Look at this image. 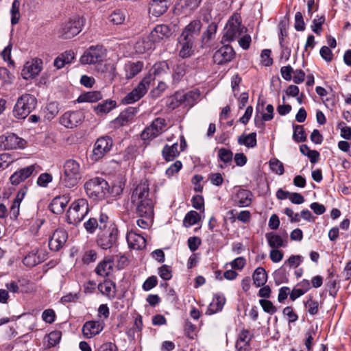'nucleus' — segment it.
Wrapping results in <instances>:
<instances>
[{"instance_id":"obj_40","label":"nucleus","mask_w":351,"mask_h":351,"mask_svg":"<svg viewBox=\"0 0 351 351\" xmlns=\"http://www.w3.org/2000/svg\"><path fill=\"white\" fill-rule=\"evenodd\" d=\"M20 6L21 2L19 0H14L10 9L11 14V24L12 25H16L20 20Z\"/></svg>"},{"instance_id":"obj_43","label":"nucleus","mask_w":351,"mask_h":351,"mask_svg":"<svg viewBox=\"0 0 351 351\" xmlns=\"http://www.w3.org/2000/svg\"><path fill=\"white\" fill-rule=\"evenodd\" d=\"M108 19L114 25H121L125 20V13L123 10H115L109 15Z\"/></svg>"},{"instance_id":"obj_23","label":"nucleus","mask_w":351,"mask_h":351,"mask_svg":"<svg viewBox=\"0 0 351 351\" xmlns=\"http://www.w3.org/2000/svg\"><path fill=\"white\" fill-rule=\"evenodd\" d=\"M143 66L141 61H130L125 63L123 67L124 77L128 80L132 79L142 71Z\"/></svg>"},{"instance_id":"obj_5","label":"nucleus","mask_w":351,"mask_h":351,"mask_svg":"<svg viewBox=\"0 0 351 351\" xmlns=\"http://www.w3.org/2000/svg\"><path fill=\"white\" fill-rule=\"evenodd\" d=\"M119 230L114 224H110L108 228L101 230L97 234V244L103 250H108L117 246Z\"/></svg>"},{"instance_id":"obj_3","label":"nucleus","mask_w":351,"mask_h":351,"mask_svg":"<svg viewBox=\"0 0 351 351\" xmlns=\"http://www.w3.org/2000/svg\"><path fill=\"white\" fill-rule=\"evenodd\" d=\"M84 189L87 195L94 200H101L110 193L108 183L104 178L99 177L86 181Z\"/></svg>"},{"instance_id":"obj_39","label":"nucleus","mask_w":351,"mask_h":351,"mask_svg":"<svg viewBox=\"0 0 351 351\" xmlns=\"http://www.w3.org/2000/svg\"><path fill=\"white\" fill-rule=\"evenodd\" d=\"M200 215L197 212L191 210L185 215L183 220V225L186 228L191 227L200 221Z\"/></svg>"},{"instance_id":"obj_11","label":"nucleus","mask_w":351,"mask_h":351,"mask_svg":"<svg viewBox=\"0 0 351 351\" xmlns=\"http://www.w3.org/2000/svg\"><path fill=\"white\" fill-rule=\"evenodd\" d=\"M84 119V114L80 110H71L64 112L60 117L59 122L66 128H74L80 125Z\"/></svg>"},{"instance_id":"obj_16","label":"nucleus","mask_w":351,"mask_h":351,"mask_svg":"<svg viewBox=\"0 0 351 351\" xmlns=\"http://www.w3.org/2000/svg\"><path fill=\"white\" fill-rule=\"evenodd\" d=\"M104 329V323L99 321H87L82 326V332L84 337L90 339L99 334Z\"/></svg>"},{"instance_id":"obj_59","label":"nucleus","mask_w":351,"mask_h":351,"mask_svg":"<svg viewBox=\"0 0 351 351\" xmlns=\"http://www.w3.org/2000/svg\"><path fill=\"white\" fill-rule=\"evenodd\" d=\"M304 258L300 255H291L285 263L289 264L291 267H298L303 261Z\"/></svg>"},{"instance_id":"obj_63","label":"nucleus","mask_w":351,"mask_h":351,"mask_svg":"<svg viewBox=\"0 0 351 351\" xmlns=\"http://www.w3.org/2000/svg\"><path fill=\"white\" fill-rule=\"evenodd\" d=\"M42 318L46 323L51 324L55 321L56 314L53 309L45 310L42 313Z\"/></svg>"},{"instance_id":"obj_10","label":"nucleus","mask_w":351,"mask_h":351,"mask_svg":"<svg viewBox=\"0 0 351 351\" xmlns=\"http://www.w3.org/2000/svg\"><path fill=\"white\" fill-rule=\"evenodd\" d=\"M152 80L151 76L145 77L138 86L122 99L124 104H130L138 101L147 91Z\"/></svg>"},{"instance_id":"obj_1","label":"nucleus","mask_w":351,"mask_h":351,"mask_svg":"<svg viewBox=\"0 0 351 351\" xmlns=\"http://www.w3.org/2000/svg\"><path fill=\"white\" fill-rule=\"evenodd\" d=\"M149 194L147 180L141 182L132 193L131 202L136 206V213L141 217L149 219L154 215V202Z\"/></svg>"},{"instance_id":"obj_61","label":"nucleus","mask_w":351,"mask_h":351,"mask_svg":"<svg viewBox=\"0 0 351 351\" xmlns=\"http://www.w3.org/2000/svg\"><path fill=\"white\" fill-rule=\"evenodd\" d=\"M52 181V176L48 173H41L37 180L38 185L46 187Z\"/></svg>"},{"instance_id":"obj_28","label":"nucleus","mask_w":351,"mask_h":351,"mask_svg":"<svg viewBox=\"0 0 351 351\" xmlns=\"http://www.w3.org/2000/svg\"><path fill=\"white\" fill-rule=\"evenodd\" d=\"M167 0H152L149 8V13L154 16H160L167 10Z\"/></svg>"},{"instance_id":"obj_38","label":"nucleus","mask_w":351,"mask_h":351,"mask_svg":"<svg viewBox=\"0 0 351 351\" xmlns=\"http://www.w3.org/2000/svg\"><path fill=\"white\" fill-rule=\"evenodd\" d=\"M134 115V110L128 108L122 112L119 116L114 119V123L120 125H125L130 122Z\"/></svg>"},{"instance_id":"obj_2","label":"nucleus","mask_w":351,"mask_h":351,"mask_svg":"<svg viewBox=\"0 0 351 351\" xmlns=\"http://www.w3.org/2000/svg\"><path fill=\"white\" fill-rule=\"evenodd\" d=\"M84 173V166L76 159L66 160L62 166V173L59 184L61 187L71 189L81 180Z\"/></svg>"},{"instance_id":"obj_8","label":"nucleus","mask_w":351,"mask_h":351,"mask_svg":"<svg viewBox=\"0 0 351 351\" xmlns=\"http://www.w3.org/2000/svg\"><path fill=\"white\" fill-rule=\"evenodd\" d=\"M247 29L241 25V17L239 14H234L228 20L223 40L232 41L241 36Z\"/></svg>"},{"instance_id":"obj_35","label":"nucleus","mask_w":351,"mask_h":351,"mask_svg":"<svg viewBox=\"0 0 351 351\" xmlns=\"http://www.w3.org/2000/svg\"><path fill=\"white\" fill-rule=\"evenodd\" d=\"M254 284L257 287L263 286L267 280V275L265 269L263 267H257L254 271L252 276Z\"/></svg>"},{"instance_id":"obj_21","label":"nucleus","mask_w":351,"mask_h":351,"mask_svg":"<svg viewBox=\"0 0 351 351\" xmlns=\"http://www.w3.org/2000/svg\"><path fill=\"white\" fill-rule=\"evenodd\" d=\"M265 238L269 246L272 249H278L287 245L288 239L287 234L284 236H281L271 232L265 234Z\"/></svg>"},{"instance_id":"obj_19","label":"nucleus","mask_w":351,"mask_h":351,"mask_svg":"<svg viewBox=\"0 0 351 351\" xmlns=\"http://www.w3.org/2000/svg\"><path fill=\"white\" fill-rule=\"evenodd\" d=\"M252 193L247 189H239L237 190L232 199L235 205L239 207H247L252 202Z\"/></svg>"},{"instance_id":"obj_27","label":"nucleus","mask_w":351,"mask_h":351,"mask_svg":"<svg viewBox=\"0 0 351 351\" xmlns=\"http://www.w3.org/2000/svg\"><path fill=\"white\" fill-rule=\"evenodd\" d=\"M114 262L110 257H105L95 268V273L102 277L108 276L113 269Z\"/></svg>"},{"instance_id":"obj_9","label":"nucleus","mask_w":351,"mask_h":351,"mask_svg":"<svg viewBox=\"0 0 351 351\" xmlns=\"http://www.w3.org/2000/svg\"><path fill=\"white\" fill-rule=\"evenodd\" d=\"M106 56V50L101 45L90 46L80 57L82 64H95L103 62Z\"/></svg>"},{"instance_id":"obj_48","label":"nucleus","mask_w":351,"mask_h":351,"mask_svg":"<svg viewBox=\"0 0 351 351\" xmlns=\"http://www.w3.org/2000/svg\"><path fill=\"white\" fill-rule=\"evenodd\" d=\"M269 167L273 172L280 176L282 175L285 172L282 162L277 158H273L269 160Z\"/></svg>"},{"instance_id":"obj_34","label":"nucleus","mask_w":351,"mask_h":351,"mask_svg":"<svg viewBox=\"0 0 351 351\" xmlns=\"http://www.w3.org/2000/svg\"><path fill=\"white\" fill-rule=\"evenodd\" d=\"M238 143L248 148H253L257 145L256 134L252 132L249 134H243L238 137Z\"/></svg>"},{"instance_id":"obj_64","label":"nucleus","mask_w":351,"mask_h":351,"mask_svg":"<svg viewBox=\"0 0 351 351\" xmlns=\"http://www.w3.org/2000/svg\"><path fill=\"white\" fill-rule=\"evenodd\" d=\"M97 252L93 250H89L85 252L82 261L86 264L95 262L97 259Z\"/></svg>"},{"instance_id":"obj_31","label":"nucleus","mask_w":351,"mask_h":351,"mask_svg":"<svg viewBox=\"0 0 351 351\" xmlns=\"http://www.w3.org/2000/svg\"><path fill=\"white\" fill-rule=\"evenodd\" d=\"M99 291L104 295L107 296L109 299L114 298L116 295V285L115 283L111 280H105L98 285Z\"/></svg>"},{"instance_id":"obj_53","label":"nucleus","mask_w":351,"mask_h":351,"mask_svg":"<svg viewBox=\"0 0 351 351\" xmlns=\"http://www.w3.org/2000/svg\"><path fill=\"white\" fill-rule=\"evenodd\" d=\"M62 332L59 330H53L48 335V343L50 347L57 345L61 339Z\"/></svg>"},{"instance_id":"obj_58","label":"nucleus","mask_w":351,"mask_h":351,"mask_svg":"<svg viewBox=\"0 0 351 351\" xmlns=\"http://www.w3.org/2000/svg\"><path fill=\"white\" fill-rule=\"evenodd\" d=\"M305 307L308 309L309 314L314 315L318 313L319 304L318 302L313 300L311 298L306 301Z\"/></svg>"},{"instance_id":"obj_57","label":"nucleus","mask_w":351,"mask_h":351,"mask_svg":"<svg viewBox=\"0 0 351 351\" xmlns=\"http://www.w3.org/2000/svg\"><path fill=\"white\" fill-rule=\"evenodd\" d=\"M136 51L139 53H143L152 47V43L147 40H139L135 44Z\"/></svg>"},{"instance_id":"obj_25","label":"nucleus","mask_w":351,"mask_h":351,"mask_svg":"<svg viewBox=\"0 0 351 351\" xmlns=\"http://www.w3.org/2000/svg\"><path fill=\"white\" fill-rule=\"evenodd\" d=\"M252 336L247 329H243L239 334L236 342V349L237 351H247L250 350V341Z\"/></svg>"},{"instance_id":"obj_45","label":"nucleus","mask_w":351,"mask_h":351,"mask_svg":"<svg viewBox=\"0 0 351 351\" xmlns=\"http://www.w3.org/2000/svg\"><path fill=\"white\" fill-rule=\"evenodd\" d=\"M293 138L298 143L306 141V136L302 125H293Z\"/></svg>"},{"instance_id":"obj_62","label":"nucleus","mask_w":351,"mask_h":351,"mask_svg":"<svg viewBox=\"0 0 351 351\" xmlns=\"http://www.w3.org/2000/svg\"><path fill=\"white\" fill-rule=\"evenodd\" d=\"M158 284V279L156 276L149 277L143 283V289L145 291H149L155 287Z\"/></svg>"},{"instance_id":"obj_56","label":"nucleus","mask_w":351,"mask_h":351,"mask_svg":"<svg viewBox=\"0 0 351 351\" xmlns=\"http://www.w3.org/2000/svg\"><path fill=\"white\" fill-rule=\"evenodd\" d=\"M99 222L97 219L96 218H90L87 221H86L84 223V226L86 231L90 233L93 234L95 232V230L98 228Z\"/></svg>"},{"instance_id":"obj_17","label":"nucleus","mask_w":351,"mask_h":351,"mask_svg":"<svg viewBox=\"0 0 351 351\" xmlns=\"http://www.w3.org/2000/svg\"><path fill=\"white\" fill-rule=\"evenodd\" d=\"M68 234L62 229L55 230L49 241V247L53 251H58L66 242Z\"/></svg>"},{"instance_id":"obj_29","label":"nucleus","mask_w":351,"mask_h":351,"mask_svg":"<svg viewBox=\"0 0 351 351\" xmlns=\"http://www.w3.org/2000/svg\"><path fill=\"white\" fill-rule=\"evenodd\" d=\"M202 27V23L199 20L192 21L186 26L181 36L194 39L195 35H198Z\"/></svg>"},{"instance_id":"obj_15","label":"nucleus","mask_w":351,"mask_h":351,"mask_svg":"<svg viewBox=\"0 0 351 351\" xmlns=\"http://www.w3.org/2000/svg\"><path fill=\"white\" fill-rule=\"evenodd\" d=\"M171 34L172 30L167 25H157L151 32L149 40L152 43H160L168 39Z\"/></svg>"},{"instance_id":"obj_30","label":"nucleus","mask_w":351,"mask_h":351,"mask_svg":"<svg viewBox=\"0 0 351 351\" xmlns=\"http://www.w3.org/2000/svg\"><path fill=\"white\" fill-rule=\"evenodd\" d=\"M178 143H173L172 145H165L162 150V156L166 161H173L177 158L180 150H178Z\"/></svg>"},{"instance_id":"obj_44","label":"nucleus","mask_w":351,"mask_h":351,"mask_svg":"<svg viewBox=\"0 0 351 351\" xmlns=\"http://www.w3.org/2000/svg\"><path fill=\"white\" fill-rule=\"evenodd\" d=\"M59 106L57 102H50L46 107L45 118L48 120L53 119L59 112Z\"/></svg>"},{"instance_id":"obj_22","label":"nucleus","mask_w":351,"mask_h":351,"mask_svg":"<svg viewBox=\"0 0 351 351\" xmlns=\"http://www.w3.org/2000/svg\"><path fill=\"white\" fill-rule=\"evenodd\" d=\"M41 64L40 60H34L31 63L27 62L22 71L23 77L28 80L38 75L42 70Z\"/></svg>"},{"instance_id":"obj_24","label":"nucleus","mask_w":351,"mask_h":351,"mask_svg":"<svg viewBox=\"0 0 351 351\" xmlns=\"http://www.w3.org/2000/svg\"><path fill=\"white\" fill-rule=\"evenodd\" d=\"M194 39H191L182 36H180L178 43L180 46L179 55L182 58L190 57L193 53Z\"/></svg>"},{"instance_id":"obj_55","label":"nucleus","mask_w":351,"mask_h":351,"mask_svg":"<svg viewBox=\"0 0 351 351\" xmlns=\"http://www.w3.org/2000/svg\"><path fill=\"white\" fill-rule=\"evenodd\" d=\"M169 69L168 64L166 62H161L155 64L153 68V74L154 77L167 73Z\"/></svg>"},{"instance_id":"obj_46","label":"nucleus","mask_w":351,"mask_h":351,"mask_svg":"<svg viewBox=\"0 0 351 351\" xmlns=\"http://www.w3.org/2000/svg\"><path fill=\"white\" fill-rule=\"evenodd\" d=\"M217 29V25L216 23H211L207 27L206 30L203 33L202 40L206 42L213 39L216 34Z\"/></svg>"},{"instance_id":"obj_52","label":"nucleus","mask_w":351,"mask_h":351,"mask_svg":"<svg viewBox=\"0 0 351 351\" xmlns=\"http://www.w3.org/2000/svg\"><path fill=\"white\" fill-rule=\"evenodd\" d=\"M325 22V17L324 15L322 16H317L315 19L313 21V25H311V29L313 32H314L317 35H319L322 29V26Z\"/></svg>"},{"instance_id":"obj_32","label":"nucleus","mask_w":351,"mask_h":351,"mask_svg":"<svg viewBox=\"0 0 351 351\" xmlns=\"http://www.w3.org/2000/svg\"><path fill=\"white\" fill-rule=\"evenodd\" d=\"M44 260V256L40 257V255L38 254V250L37 249H34L25 256L23 258V263L25 265L32 267L43 262Z\"/></svg>"},{"instance_id":"obj_37","label":"nucleus","mask_w":351,"mask_h":351,"mask_svg":"<svg viewBox=\"0 0 351 351\" xmlns=\"http://www.w3.org/2000/svg\"><path fill=\"white\" fill-rule=\"evenodd\" d=\"M4 147L7 149H14L20 147L22 139L15 134H10L4 138Z\"/></svg>"},{"instance_id":"obj_14","label":"nucleus","mask_w":351,"mask_h":351,"mask_svg":"<svg viewBox=\"0 0 351 351\" xmlns=\"http://www.w3.org/2000/svg\"><path fill=\"white\" fill-rule=\"evenodd\" d=\"M234 56L233 48L229 45H225L215 51L213 60L215 63L221 65L230 62Z\"/></svg>"},{"instance_id":"obj_47","label":"nucleus","mask_w":351,"mask_h":351,"mask_svg":"<svg viewBox=\"0 0 351 351\" xmlns=\"http://www.w3.org/2000/svg\"><path fill=\"white\" fill-rule=\"evenodd\" d=\"M274 106L271 104H268L266 106V113L263 114L261 120H258L255 118L254 121L256 126H258L259 124H262V121H269L271 120L274 117Z\"/></svg>"},{"instance_id":"obj_13","label":"nucleus","mask_w":351,"mask_h":351,"mask_svg":"<svg viewBox=\"0 0 351 351\" xmlns=\"http://www.w3.org/2000/svg\"><path fill=\"white\" fill-rule=\"evenodd\" d=\"M166 125V121L163 118L155 119L152 124L147 127L141 133L142 139L153 138L160 135Z\"/></svg>"},{"instance_id":"obj_49","label":"nucleus","mask_w":351,"mask_h":351,"mask_svg":"<svg viewBox=\"0 0 351 351\" xmlns=\"http://www.w3.org/2000/svg\"><path fill=\"white\" fill-rule=\"evenodd\" d=\"M218 157L225 164H228L232 162L233 158V154L231 150L226 148H220L218 150Z\"/></svg>"},{"instance_id":"obj_6","label":"nucleus","mask_w":351,"mask_h":351,"mask_svg":"<svg viewBox=\"0 0 351 351\" xmlns=\"http://www.w3.org/2000/svg\"><path fill=\"white\" fill-rule=\"evenodd\" d=\"M36 98L30 94L20 97L14 108V114L18 119H25L36 108Z\"/></svg>"},{"instance_id":"obj_41","label":"nucleus","mask_w":351,"mask_h":351,"mask_svg":"<svg viewBox=\"0 0 351 351\" xmlns=\"http://www.w3.org/2000/svg\"><path fill=\"white\" fill-rule=\"evenodd\" d=\"M115 107V102L113 101H106L102 104H98L95 111L98 115H103L108 113Z\"/></svg>"},{"instance_id":"obj_36","label":"nucleus","mask_w":351,"mask_h":351,"mask_svg":"<svg viewBox=\"0 0 351 351\" xmlns=\"http://www.w3.org/2000/svg\"><path fill=\"white\" fill-rule=\"evenodd\" d=\"M102 98V95L100 91H89L86 93L82 94L79 96L77 101L79 103L82 102H96Z\"/></svg>"},{"instance_id":"obj_26","label":"nucleus","mask_w":351,"mask_h":351,"mask_svg":"<svg viewBox=\"0 0 351 351\" xmlns=\"http://www.w3.org/2000/svg\"><path fill=\"white\" fill-rule=\"evenodd\" d=\"M69 201V197L66 195L56 197L49 204V209L52 213L60 215L64 212Z\"/></svg>"},{"instance_id":"obj_7","label":"nucleus","mask_w":351,"mask_h":351,"mask_svg":"<svg viewBox=\"0 0 351 351\" xmlns=\"http://www.w3.org/2000/svg\"><path fill=\"white\" fill-rule=\"evenodd\" d=\"M85 19L82 16H74L63 23L59 30L60 36L63 39H71L82 30Z\"/></svg>"},{"instance_id":"obj_54","label":"nucleus","mask_w":351,"mask_h":351,"mask_svg":"<svg viewBox=\"0 0 351 351\" xmlns=\"http://www.w3.org/2000/svg\"><path fill=\"white\" fill-rule=\"evenodd\" d=\"M259 303L262 306L263 311L269 314H274V313H276L277 310L276 306L270 300L261 299L259 300Z\"/></svg>"},{"instance_id":"obj_60","label":"nucleus","mask_w":351,"mask_h":351,"mask_svg":"<svg viewBox=\"0 0 351 351\" xmlns=\"http://www.w3.org/2000/svg\"><path fill=\"white\" fill-rule=\"evenodd\" d=\"M158 274L165 280H170L172 277L171 268L167 265H163L159 268Z\"/></svg>"},{"instance_id":"obj_12","label":"nucleus","mask_w":351,"mask_h":351,"mask_svg":"<svg viewBox=\"0 0 351 351\" xmlns=\"http://www.w3.org/2000/svg\"><path fill=\"white\" fill-rule=\"evenodd\" d=\"M112 146V140L109 136L99 138L95 143L91 158L97 161L110 152Z\"/></svg>"},{"instance_id":"obj_4","label":"nucleus","mask_w":351,"mask_h":351,"mask_svg":"<svg viewBox=\"0 0 351 351\" xmlns=\"http://www.w3.org/2000/svg\"><path fill=\"white\" fill-rule=\"evenodd\" d=\"M88 204L85 199L74 201L66 212V220L69 224L77 225L88 213Z\"/></svg>"},{"instance_id":"obj_50","label":"nucleus","mask_w":351,"mask_h":351,"mask_svg":"<svg viewBox=\"0 0 351 351\" xmlns=\"http://www.w3.org/2000/svg\"><path fill=\"white\" fill-rule=\"evenodd\" d=\"M199 93L197 91L191 90L184 94L180 98V101L186 103L187 105H192L193 102L198 99Z\"/></svg>"},{"instance_id":"obj_33","label":"nucleus","mask_w":351,"mask_h":351,"mask_svg":"<svg viewBox=\"0 0 351 351\" xmlns=\"http://www.w3.org/2000/svg\"><path fill=\"white\" fill-rule=\"evenodd\" d=\"M226 299L223 297L219 295H215L213 301L209 304L208 309L206 312L207 315H213L219 311H221L225 304Z\"/></svg>"},{"instance_id":"obj_51","label":"nucleus","mask_w":351,"mask_h":351,"mask_svg":"<svg viewBox=\"0 0 351 351\" xmlns=\"http://www.w3.org/2000/svg\"><path fill=\"white\" fill-rule=\"evenodd\" d=\"M186 65L184 63H180L173 69V78L174 80H180L186 73Z\"/></svg>"},{"instance_id":"obj_20","label":"nucleus","mask_w":351,"mask_h":351,"mask_svg":"<svg viewBox=\"0 0 351 351\" xmlns=\"http://www.w3.org/2000/svg\"><path fill=\"white\" fill-rule=\"evenodd\" d=\"M128 245L134 250H141L146 245V239L141 234L130 230L126 235Z\"/></svg>"},{"instance_id":"obj_42","label":"nucleus","mask_w":351,"mask_h":351,"mask_svg":"<svg viewBox=\"0 0 351 351\" xmlns=\"http://www.w3.org/2000/svg\"><path fill=\"white\" fill-rule=\"evenodd\" d=\"M300 152L308 157L311 162L316 163L319 158V153L316 150H311L306 145H302L300 147Z\"/></svg>"},{"instance_id":"obj_18","label":"nucleus","mask_w":351,"mask_h":351,"mask_svg":"<svg viewBox=\"0 0 351 351\" xmlns=\"http://www.w3.org/2000/svg\"><path fill=\"white\" fill-rule=\"evenodd\" d=\"M36 165H32L25 168H22L15 171L10 178V182L12 185H18L29 178L34 173Z\"/></svg>"}]
</instances>
